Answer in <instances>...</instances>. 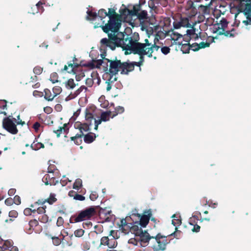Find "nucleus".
I'll return each instance as SVG.
<instances>
[{"label":"nucleus","mask_w":251,"mask_h":251,"mask_svg":"<svg viewBox=\"0 0 251 251\" xmlns=\"http://www.w3.org/2000/svg\"><path fill=\"white\" fill-rule=\"evenodd\" d=\"M128 31L130 33L128 34L126 32H120L116 34L108 33V39L104 38L100 40L101 50H102V48H109L114 50L116 47H117L122 48L124 50V48L128 44L129 41L133 39V33L131 29H128Z\"/></svg>","instance_id":"nucleus-1"},{"label":"nucleus","mask_w":251,"mask_h":251,"mask_svg":"<svg viewBox=\"0 0 251 251\" xmlns=\"http://www.w3.org/2000/svg\"><path fill=\"white\" fill-rule=\"evenodd\" d=\"M138 236L142 247H146L150 244L151 247L154 251H163L166 249V245L169 243L167 237L158 233L155 236H151L147 231H143Z\"/></svg>","instance_id":"nucleus-2"},{"label":"nucleus","mask_w":251,"mask_h":251,"mask_svg":"<svg viewBox=\"0 0 251 251\" xmlns=\"http://www.w3.org/2000/svg\"><path fill=\"white\" fill-rule=\"evenodd\" d=\"M133 39H131L129 41L128 44L126 45V47L124 48L125 50V54H130L133 53L134 54H138L139 55V62H127V64L129 66L131 65L132 67L131 69H127V75L129 72H132L134 70L135 66L140 67L142 66L144 62V56L146 54L140 49L138 46L135 43V41H137L139 39V34L138 32H135L133 33Z\"/></svg>","instance_id":"nucleus-3"},{"label":"nucleus","mask_w":251,"mask_h":251,"mask_svg":"<svg viewBox=\"0 0 251 251\" xmlns=\"http://www.w3.org/2000/svg\"><path fill=\"white\" fill-rule=\"evenodd\" d=\"M132 66L128 65L127 62H122L120 60L115 58L114 60L109 59L108 63L105 67V74L103 75L104 77L108 76H115L119 72H121L122 75H127V70L126 69H131Z\"/></svg>","instance_id":"nucleus-4"},{"label":"nucleus","mask_w":251,"mask_h":251,"mask_svg":"<svg viewBox=\"0 0 251 251\" xmlns=\"http://www.w3.org/2000/svg\"><path fill=\"white\" fill-rule=\"evenodd\" d=\"M96 213V207L95 206H90L81 211L77 216L71 217L70 219V222L71 223H77L89 220L94 217Z\"/></svg>","instance_id":"nucleus-5"},{"label":"nucleus","mask_w":251,"mask_h":251,"mask_svg":"<svg viewBox=\"0 0 251 251\" xmlns=\"http://www.w3.org/2000/svg\"><path fill=\"white\" fill-rule=\"evenodd\" d=\"M135 43L149 58L152 57L154 50L157 51L160 48L155 42L153 44L150 42L148 39H145L144 42H140L139 38L137 41H135Z\"/></svg>","instance_id":"nucleus-6"},{"label":"nucleus","mask_w":251,"mask_h":251,"mask_svg":"<svg viewBox=\"0 0 251 251\" xmlns=\"http://www.w3.org/2000/svg\"><path fill=\"white\" fill-rule=\"evenodd\" d=\"M121 26V20L115 19H109L108 23L104 25H99V24L95 25L94 28L100 27L103 31L106 33H109V31L112 32V34H116Z\"/></svg>","instance_id":"nucleus-7"},{"label":"nucleus","mask_w":251,"mask_h":251,"mask_svg":"<svg viewBox=\"0 0 251 251\" xmlns=\"http://www.w3.org/2000/svg\"><path fill=\"white\" fill-rule=\"evenodd\" d=\"M238 11L242 12L246 17V20L243 21L246 25H251V0H241L237 6Z\"/></svg>","instance_id":"nucleus-8"},{"label":"nucleus","mask_w":251,"mask_h":251,"mask_svg":"<svg viewBox=\"0 0 251 251\" xmlns=\"http://www.w3.org/2000/svg\"><path fill=\"white\" fill-rule=\"evenodd\" d=\"M228 23L226 19L223 18L220 20L219 23L213 24L210 29L213 33H216L220 35H224L227 37H233V34H230V30H226Z\"/></svg>","instance_id":"nucleus-9"},{"label":"nucleus","mask_w":251,"mask_h":251,"mask_svg":"<svg viewBox=\"0 0 251 251\" xmlns=\"http://www.w3.org/2000/svg\"><path fill=\"white\" fill-rule=\"evenodd\" d=\"M2 127L9 133L13 135L18 133L17 125L9 117L3 118L2 120Z\"/></svg>","instance_id":"nucleus-10"},{"label":"nucleus","mask_w":251,"mask_h":251,"mask_svg":"<svg viewBox=\"0 0 251 251\" xmlns=\"http://www.w3.org/2000/svg\"><path fill=\"white\" fill-rule=\"evenodd\" d=\"M106 52H102L101 54V59L93 60V62L88 63L86 66L91 67V68H100V66L102 67L103 70L105 72V67L108 63L109 59L105 58Z\"/></svg>","instance_id":"nucleus-11"},{"label":"nucleus","mask_w":251,"mask_h":251,"mask_svg":"<svg viewBox=\"0 0 251 251\" xmlns=\"http://www.w3.org/2000/svg\"><path fill=\"white\" fill-rule=\"evenodd\" d=\"M140 10L141 5L140 4H136L133 6V9L131 10H129L127 8L120 9L119 10V15H121V18H126L128 16H135Z\"/></svg>","instance_id":"nucleus-12"},{"label":"nucleus","mask_w":251,"mask_h":251,"mask_svg":"<svg viewBox=\"0 0 251 251\" xmlns=\"http://www.w3.org/2000/svg\"><path fill=\"white\" fill-rule=\"evenodd\" d=\"M0 251H18V249L16 246H12L10 241H4L0 237Z\"/></svg>","instance_id":"nucleus-13"},{"label":"nucleus","mask_w":251,"mask_h":251,"mask_svg":"<svg viewBox=\"0 0 251 251\" xmlns=\"http://www.w3.org/2000/svg\"><path fill=\"white\" fill-rule=\"evenodd\" d=\"M166 36H170L172 40L174 41V43L179 42V40L182 38V35L174 31V29H171L165 31Z\"/></svg>","instance_id":"nucleus-14"},{"label":"nucleus","mask_w":251,"mask_h":251,"mask_svg":"<svg viewBox=\"0 0 251 251\" xmlns=\"http://www.w3.org/2000/svg\"><path fill=\"white\" fill-rule=\"evenodd\" d=\"M43 182L46 185H55L58 183V180H56L53 176V175L46 174L42 178Z\"/></svg>","instance_id":"nucleus-15"},{"label":"nucleus","mask_w":251,"mask_h":251,"mask_svg":"<svg viewBox=\"0 0 251 251\" xmlns=\"http://www.w3.org/2000/svg\"><path fill=\"white\" fill-rule=\"evenodd\" d=\"M79 64L77 63H68V65L64 66L63 70L69 73L76 74V69L79 67Z\"/></svg>","instance_id":"nucleus-16"},{"label":"nucleus","mask_w":251,"mask_h":251,"mask_svg":"<svg viewBox=\"0 0 251 251\" xmlns=\"http://www.w3.org/2000/svg\"><path fill=\"white\" fill-rule=\"evenodd\" d=\"M151 215V213L150 211H149V213H148V215H141L139 218H138V219H139V221L138 222L140 226H141L143 227H145L149 222L150 217Z\"/></svg>","instance_id":"nucleus-17"},{"label":"nucleus","mask_w":251,"mask_h":251,"mask_svg":"<svg viewBox=\"0 0 251 251\" xmlns=\"http://www.w3.org/2000/svg\"><path fill=\"white\" fill-rule=\"evenodd\" d=\"M139 225L138 221H135L133 225L131 224V232L134 234L136 236H138L143 232L142 229L139 226Z\"/></svg>","instance_id":"nucleus-18"},{"label":"nucleus","mask_w":251,"mask_h":251,"mask_svg":"<svg viewBox=\"0 0 251 251\" xmlns=\"http://www.w3.org/2000/svg\"><path fill=\"white\" fill-rule=\"evenodd\" d=\"M83 137H84V142L87 144L92 143L96 138V134L92 132H89L85 135L84 134Z\"/></svg>","instance_id":"nucleus-19"},{"label":"nucleus","mask_w":251,"mask_h":251,"mask_svg":"<svg viewBox=\"0 0 251 251\" xmlns=\"http://www.w3.org/2000/svg\"><path fill=\"white\" fill-rule=\"evenodd\" d=\"M107 13L109 19L119 20L121 19V15L117 14L114 8H109L108 12H107Z\"/></svg>","instance_id":"nucleus-20"},{"label":"nucleus","mask_w":251,"mask_h":251,"mask_svg":"<svg viewBox=\"0 0 251 251\" xmlns=\"http://www.w3.org/2000/svg\"><path fill=\"white\" fill-rule=\"evenodd\" d=\"M84 134L77 133L75 136L71 137L70 139L71 141H74V143L76 145H80L82 143V138Z\"/></svg>","instance_id":"nucleus-21"},{"label":"nucleus","mask_w":251,"mask_h":251,"mask_svg":"<svg viewBox=\"0 0 251 251\" xmlns=\"http://www.w3.org/2000/svg\"><path fill=\"white\" fill-rule=\"evenodd\" d=\"M30 147L33 150L38 151L40 149H44L45 146L43 143L37 142V139L35 138L33 143L30 146Z\"/></svg>","instance_id":"nucleus-22"},{"label":"nucleus","mask_w":251,"mask_h":251,"mask_svg":"<svg viewBox=\"0 0 251 251\" xmlns=\"http://www.w3.org/2000/svg\"><path fill=\"white\" fill-rule=\"evenodd\" d=\"M69 124H64L63 126L59 127V129L53 130V132L56 134L57 137H59L60 134L63 131L64 133H68L69 132V128L68 127Z\"/></svg>","instance_id":"nucleus-23"},{"label":"nucleus","mask_w":251,"mask_h":251,"mask_svg":"<svg viewBox=\"0 0 251 251\" xmlns=\"http://www.w3.org/2000/svg\"><path fill=\"white\" fill-rule=\"evenodd\" d=\"M176 44L180 46V50L183 53H188L190 50V44L189 43L182 44V41L176 42Z\"/></svg>","instance_id":"nucleus-24"},{"label":"nucleus","mask_w":251,"mask_h":251,"mask_svg":"<svg viewBox=\"0 0 251 251\" xmlns=\"http://www.w3.org/2000/svg\"><path fill=\"white\" fill-rule=\"evenodd\" d=\"M107 79L106 81V89L107 91H109L111 89V83L114 82L117 80V78L116 77H113L112 76H108Z\"/></svg>","instance_id":"nucleus-25"},{"label":"nucleus","mask_w":251,"mask_h":251,"mask_svg":"<svg viewBox=\"0 0 251 251\" xmlns=\"http://www.w3.org/2000/svg\"><path fill=\"white\" fill-rule=\"evenodd\" d=\"M112 112L110 111L103 112L101 113L100 118L103 122H107L111 118Z\"/></svg>","instance_id":"nucleus-26"},{"label":"nucleus","mask_w":251,"mask_h":251,"mask_svg":"<svg viewBox=\"0 0 251 251\" xmlns=\"http://www.w3.org/2000/svg\"><path fill=\"white\" fill-rule=\"evenodd\" d=\"M44 98L48 101H52L53 99L55 98L54 97L53 94H52L51 91L49 89H44Z\"/></svg>","instance_id":"nucleus-27"},{"label":"nucleus","mask_w":251,"mask_h":251,"mask_svg":"<svg viewBox=\"0 0 251 251\" xmlns=\"http://www.w3.org/2000/svg\"><path fill=\"white\" fill-rule=\"evenodd\" d=\"M125 111V108L123 106H118L115 108V110L112 112L111 118H113L118 114H121L124 113Z\"/></svg>","instance_id":"nucleus-28"},{"label":"nucleus","mask_w":251,"mask_h":251,"mask_svg":"<svg viewBox=\"0 0 251 251\" xmlns=\"http://www.w3.org/2000/svg\"><path fill=\"white\" fill-rule=\"evenodd\" d=\"M56 201L57 199L55 198V195L51 193L49 198L46 199L45 201L42 200V201L44 202V203H45L46 202H47L49 204H52L54 203Z\"/></svg>","instance_id":"nucleus-29"},{"label":"nucleus","mask_w":251,"mask_h":251,"mask_svg":"<svg viewBox=\"0 0 251 251\" xmlns=\"http://www.w3.org/2000/svg\"><path fill=\"white\" fill-rule=\"evenodd\" d=\"M180 23L181 26L186 27H191V25L189 23V19L187 18H181Z\"/></svg>","instance_id":"nucleus-30"},{"label":"nucleus","mask_w":251,"mask_h":251,"mask_svg":"<svg viewBox=\"0 0 251 251\" xmlns=\"http://www.w3.org/2000/svg\"><path fill=\"white\" fill-rule=\"evenodd\" d=\"M91 125L89 123H84L82 124V127L80 133L84 134V132H87L90 130V126Z\"/></svg>","instance_id":"nucleus-31"},{"label":"nucleus","mask_w":251,"mask_h":251,"mask_svg":"<svg viewBox=\"0 0 251 251\" xmlns=\"http://www.w3.org/2000/svg\"><path fill=\"white\" fill-rule=\"evenodd\" d=\"M65 86L68 89H73L75 86L74 80L73 78L69 79L65 82Z\"/></svg>","instance_id":"nucleus-32"},{"label":"nucleus","mask_w":251,"mask_h":251,"mask_svg":"<svg viewBox=\"0 0 251 251\" xmlns=\"http://www.w3.org/2000/svg\"><path fill=\"white\" fill-rule=\"evenodd\" d=\"M181 233H182L181 231H180V230H177V227H176V231L175 232H174L173 233H172L170 235H168V236H166L167 237V239L168 240V241L170 242V239L169 240L168 239V238H169L170 236H174V237H176L177 239H179L181 237Z\"/></svg>","instance_id":"nucleus-33"},{"label":"nucleus","mask_w":251,"mask_h":251,"mask_svg":"<svg viewBox=\"0 0 251 251\" xmlns=\"http://www.w3.org/2000/svg\"><path fill=\"white\" fill-rule=\"evenodd\" d=\"M147 12L146 10H142L140 12L138 11L135 16H137L140 20H144L147 18Z\"/></svg>","instance_id":"nucleus-34"},{"label":"nucleus","mask_w":251,"mask_h":251,"mask_svg":"<svg viewBox=\"0 0 251 251\" xmlns=\"http://www.w3.org/2000/svg\"><path fill=\"white\" fill-rule=\"evenodd\" d=\"M98 16H99L102 20L103 19L107 16V13L104 9H100L99 10L97 13Z\"/></svg>","instance_id":"nucleus-35"},{"label":"nucleus","mask_w":251,"mask_h":251,"mask_svg":"<svg viewBox=\"0 0 251 251\" xmlns=\"http://www.w3.org/2000/svg\"><path fill=\"white\" fill-rule=\"evenodd\" d=\"M82 180L81 179L78 178L75 180L74 183L73 188L75 189L78 190L82 186Z\"/></svg>","instance_id":"nucleus-36"},{"label":"nucleus","mask_w":251,"mask_h":251,"mask_svg":"<svg viewBox=\"0 0 251 251\" xmlns=\"http://www.w3.org/2000/svg\"><path fill=\"white\" fill-rule=\"evenodd\" d=\"M192 28L190 29H188L187 30V36L185 37V38H188L191 36H197V33H196V29L194 28L193 26L191 27Z\"/></svg>","instance_id":"nucleus-37"},{"label":"nucleus","mask_w":251,"mask_h":251,"mask_svg":"<svg viewBox=\"0 0 251 251\" xmlns=\"http://www.w3.org/2000/svg\"><path fill=\"white\" fill-rule=\"evenodd\" d=\"M52 91L54 97H55L61 92L62 88L59 86H56L52 88Z\"/></svg>","instance_id":"nucleus-38"},{"label":"nucleus","mask_w":251,"mask_h":251,"mask_svg":"<svg viewBox=\"0 0 251 251\" xmlns=\"http://www.w3.org/2000/svg\"><path fill=\"white\" fill-rule=\"evenodd\" d=\"M38 220L41 223H47L49 221V217L47 215L44 214L39 217Z\"/></svg>","instance_id":"nucleus-39"},{"label":"nucleus","mask_w":251,"mask_h":251,"mask_svg":"<svg viewBox=\"0 0 251 251\" xmlns=\"http://www.w3.org/2000/svg\"><path fill=\"white\" fill-rule=\"evenodd\" d=\"M35 209H32L30 208H26L24 211V213L26 216L31 215L32 213H35Z\"/></svg>","instance_id":"nucleus-40"},{"label":"nucleus","mask_w":251,"mask_h":251,"mask_svg":"<svg viewBox=\"0 0 251 251\" xmlns=\"http://www.w3.org/2000/svg\"><path fill=\"white\" fill-rule=\"evenodd\" d=\"M43 204L44 202L42 201V200H39L37 201L30 205V208L37 209L39 206L42 205Z\"/></svg>","instance_id":"nucleus-41"},{"label":"nucleus","mask_w":251,"mask_h":251,"mask_svg":"<svg viewBox=\"0 0 251 251\" xmlns=\"http://www.w3.org/2000/svg\"><path fill=\"white\" fill-rule=\"evenodd\" d=\"M12 119L14 121V122L17 125H21L23 126L24 124H25V122L22 121V120L21 119L20 115L17 116V119L13 118Z\"/></svg>","instance_id":"nucleus-42"},{"label":"nucleus","mask_w":251,"mask_h":251,"mask_svg":"<svg viewBox=\"0 0 251 251\" xmlns=\"http://www.w3.org/2000/svg\"><path fill=\"white\" fill-rule=\"evenodd\" d=\"M141 215L140 214H139L137 213V210L136 209H134V210H132V214L130 216V218L132 219L133 222H134V219L135 217H137L138 219L139 218Z\"/></svg>","instance_id":"nucleus-43"},{"label":"nucleus","mask_w":251,"mask_h":251,"mask_svg":"<svg viewBox=\"0 0 251 251\" xmlns=\"http://www.w3.org/2000/svg\"><path fill=\"white\" fill-rule=\"evenodd\" d=\"M85 119L87 123L91 124L92 121L94 119L93 115L90 112H87L85 114Z\"/></svg>","instance_id":"nucleus-44"},{"label":"nucleus","mask_w":251,"mask_h":251,"mask_svg":"<svg viewBox=\"0 0 251 251\" xmlns=\"http://www.w3.org/2000/svg\"><path fill=\"white\" fill-rule=\"evenodd\" d=\"M46 206H41V205L39 206L37 209H35L36 212H37L38 214H45L46 212Z\"/></svg>","instance_id":"nucleus-45"},{"label":"nucleus","mask_w":251,"mask_h":251,"mask_svg":"<svg viewBox=\"0 0 251 251\" xmlns=\"http://www.w3.org/2000/svg\"><path fill=\"white\" fill-rule=\"evenodd\" d=\"M109 238L107 236L102 237L100 239V244L103 245L109 246Z\"/></svg>","instance_id":"nucleus-46"},{"label":"nucleus","mask_w":251,"mask_h":251,"mask_svg":"<svg viewBox=\"0 0 251 251\" xmlns=\"http://www.w3.org/2000/svg\"><path fill=\"white\" fill-rule=\"evenodd\" d=\"M87 13L88 14V16L87 17V20H91L89 17H92V19H94L98 16V14L96 12H93L91 11H88Z\"/></svg>","instance_id":"nucleus-47"},{"label":"nucleus","mask_w":251,"mask_h":251,"mask_svg":"<svg viewBox=\"0 0 251 251\" xmlns=\"http://www.w3.org/2000/svg\"><path fill=\"white\" fill-rule=\"evenodd\" d=\"M84 231L82 229H78L74 232V234L75 237H80L84 234Z\"/></svg>","instance_id":"nucleus-48"},{"label":"nucleus","mask_w":251,"mask_h":251,"mask_svg":"<svg viewBox=\"0 0 251 251\" xmlns=\"http://www.w3.org/2000/svg\"><path fill=\"white\" fill-rule=\"evenodd\" d=\"M43 71V68L40 66H36L33 69V72L36 75H40Z\"/></svg>","instance_id":"nucleus-49"},{"label":"nucleus","mask_w":251,"mask_h":251,"mask_svg":"<svg viewBox=\"0 0 251 251\" xmlns=\"http://www.w3.org/2000/svg\"><path fill=\"white\" fill-rule=\"evenodd\" d=\"M131 223H128V226H126L125 228H121V229L122 230V231L125 233H127L129 231L131 232Z\"/></svg>","instance_id":"nucleus-50"},{"label":"nucleus","mask_w":251,"mask_h":251,"mask_svg":"<svg viewBox=\"0 0 251 251\" xmlns=\"http://www.w3.org/2000/svg\"><path fill=\"white\" fill-rule=\"evenodd\" d=\"M51 239H52L53 244L55 246H58L61 243V240L58 237H51Z\"/></svg>","instance_id":"nucleus-51"},{"label":"nucleus","mask_w":251,"mask_h":251,"mask_svg":"<svg viewBox=\"0 0 251 251\" xmlns=\"http://www.w3.org/2000/svg\"><path fill=\"white\" fill-rule=\"evenodd\" d=\"M28 225L30 227H35L38 225V221L36 219L30 220L28 223Z\"/></svg>","instance_id":"nucleus-52"},{"label":"nucleus","mask_w":251,"mask_h":251,"mask_svg":"<svg viewBox=\"0 0 251 251\" xmlns=\"http://www.w3.org/2000/svg\"><path fill=\"white\" fill-rule=\"evenodd\" d=\"M98 197V194L96 191H92L90 195V199L91 201H95Z\"/></svg>","instance_id":"nucleus-53"},{"label":"nucleus","mask_w":251,"mask_h":251,"mask_svg":"<svg viewBox=\"0 0 251 251\" xmlns=\"http://www.w3.org/2000/svg\"><path fill=\"white\" fill-rule=\"evenodd\" d=\"M91 76L92 77V75H91ZM93 83H94V81H93V78L92 77V78H88L86 79L85 84L87 86L91 87L93 86Z\"/></svg>","instance_id":"nucleus-54"},{"label":"nucleus","mask_w":251,"mask_h":251,"mask_svg":"<svg viewBox=\"0 0 251 251\" xmlns=\"http://www.w3.org/2000/svg\"><path fill=\"white\" fill-rule=\"evenodd\" d=\"M198 46L200 47V49H203L209 47L210 43L208 42H201L198 43Z\"/></svg>","instance_id":"nucleus-55"},{"label":"nucleus","mask_w":251,"mask_h":251,"mask_svg":"<svg viewBox=\"0 0 251 251\" xmlns=\"http://www.w3.org/2000/svg\"><path fill=\"white\" fill-rule=\"evenodd\" d=\"M190 49L193 51H198L200 50V47L198 46V43H195L192 44H190Z\"/></svg>","instance_id":"nucleus-56"},{"label":"nucleus","mask_w":251,"mask_h":251,"mask_svg":"<svg viewBox=\"0 0 251 251\" xmlns=\"http://www.w3.org/2000/svg\"><path fill=\"white\" fill-rule=\"evenodd\" d=\"M18 215V213L17 211L15 210H12L9 211V216L11 218H15L17 217Z\"/></svg>","instance_id":"nucleus-57"},{"label":"nucleus","mask_w":251,"mask_h":251,"mask_svg":"<svg viewBox=\"0 0 251 251\" xmlns=\"http://www.w3.org/2000/svg\"><path fill=\"white\" fill-rule=\"evenodd\" d=\"M36 7L38 9L39 12H42L44 10L43 6V3L41 1H39L36 4Z\"/></svg>","instance_id":"nucleus-58"},{"label":"nucleus","mask_w":251,"mask_h":251,"mask_svg":"<svg viewBox=\"0 0 251 251\" xmlns=\"http://www.w3.org/2000/svg\"><path fill=\"white\" fill-rule=\"evenodd\" d=\"M161 52L164 54L166 55V54H167L168 53H169L170 52V49L168 47L165 46V47H163L161 48Z\"/></svg>","instance_id":"nucleus-59"},{"label":"nucleus","mask_w":251,"mask_h":251,"mask_svg":"<svg viewBox=\"0 0 251 251\" xmlns=\"http://www.w3.org/2000/svg\"><path fill=\"white\" fill-rule=\"evenodd\" d=\"M13 203H15L17 205H19L21 203V198L20 197L16 195L14 197V199H13Z\"/></svg>","instance_id":"nucleus-60"},{"label":"nucleus","mask_w":251,"mask_h":251,"mask_svg":"<svg viewBox=\"0 0 251 251\" xmlns=\"http://www.w3.org/2000/svg\"><path fill=\"white\" fill-rule=\"evenodd\" d=\"M82 123L80 122H75V124H74V127L75 128V129H77L79 130V133H80V131H81V127H82Z\"/></svg>","instance_id":"nucleus-61"},{"label":"nucleus","mask_w":251,"mask_h":251,"mask_svg":"<svg viewBox=\"0 0 251 251\" xmlns=\"http://www.w3.org/2000/svg\"><path fill=\"white\" fill-rule=\"evenodd\" d=\"M64 224V219L62 217H59L57 218V222H56V225L58 226H62Z\"/></svg>","instance_id":"nucleus-62"},{"label":"nucleus","mask_w":251,"mask_h":251,"mask_svg":"<svg viewBox=\"0 0 251 251\" xmlns=\"http://www.w3.org/2000/svg\"><path fill=\"white\" fill-rule=\"evenodd\" d=\"M75 79L77 81H80L84 76V73L81 72L79 74H75Z\"/></svg>","instance_id":"nucleus-63"},{"label":"nucleus","mask_w":251,"mask_h":251,"mask_svg":"<svg viewBox=\"0 0 251 251\" xmlns=\"http://www.w3.org/2000/svg\"><path fill=\"white\" fill-rule=\"evenodd\" d=\"M83 227L84 228H89L92 226V223L91 222H86L83 223Z\"/></svg>","instance_id":"nucleus-64"}]
</instances>
